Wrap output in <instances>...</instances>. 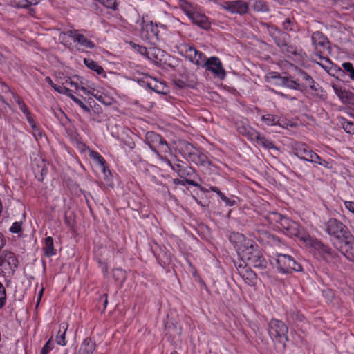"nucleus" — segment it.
<instances>
[{
	"instance_id": "obj_43",
	"label": "nucleus",
	"mask_w": 354,
	"mask_h": 354,
	"mask_svg": "<svg viewBox=\"0 0 354 354\" xmlns=\"http://www.w3.org/2000/svg\"><path fill=\"white\" fill-rule=\"evenodd\" d=\"M6 290L3 284L0 281V310L6 305Z\"/></svg>"
},
{
	"instance_id": "obj_61",
	"label": "nucleus",
	"mask_w": 354,
	"mask_h": 354,
	"mask_svg": "<svg viewBox=\"0 0 354 354\" xmlns=\"http://www.w3.org/2000/svg\"><path fill=\"white\" fill-rule=\"evenodd\" d=\"M45 81H46V82H47L49 85H50V86H51L53 89H55V86H57V84H54V83H53V82L52 79H51L50 77H48V76L46 77V78H45Z\"/></svg>"
},
{
	"instance_id": "obj_10",
	"label": "nucleus",
	"mask_w": 354,
	"mask_h": 354,
	"mask_svg": "<svg viewBox=\"0 0 354 354\" xmlns=\"http://www.w3.org/2000/svg\"><path fill=\"white\" fill-rule=\"evenodd\" d=\"M133 80L140 85L142 86H147L149 88L153 90L157 93L166 94L167 93V88L165 84L158 82L147 75H144V77L140 79L134 77Z\"/></svg>"
},
{
	"instance_id": "obj_14",
	"label": "nucleus",
	"mask_w": 354,
	"mask_h": 354,
	"mask_svg": "<svg viewBox=\"0 0 354 354\" xmlns=\"http://www.w3.org/2000/svg\"><path fill=\"white\" fill-rule=\"evenodd\" d=\"M160 160L165 165L169 166L171 169L176 172L180 178H185L191 176L192 173V169L185 167L182 161L179 160L172 162L163 156H160Z\"/></svg>"
},
{
	"instance_id": "obj_47",
	"label": "nucleus",
	"mask_w": 354,
	"mask_h": 354,
	"mask_svg": "<svg viewBox=\"0 0 354 354\" xmlns=\"http://www.w3.org/2000/svg\"><path fill=\"white\" fill-rule=\"evenodd\" d=\"M220 198L225 203L227 206H234L236 205V201L234 198H228L224 194L221 195Z\"/></svg>"
},
{
	"instance_id": "obj_44",
	"label": "nucleus",
	"mask_w": 354,
	"mask_h": 354,
	"mask_svg": "<svg viewBox=\"0 0 354 354\" xmlns=\"http://www.w3.org/2000/svg\"><path fill=\"white\" fill-rule=\"evenodd\" d=\"M80 90L84 92L86 95H91L94 97H95L97 100L100 101V99L102 98V96H97V95L94 93L95 88L91 86L88 85L87 87L85 86H80Z\"/></svg>"
},
{
	"instance_id": "obj_7",
	"label": "nucleus",
	"mask_w": 354,
	"mask_h": 354,
	"mask_svg": "<svg viewBox=\"0 0 354 354\" xmlns=\"http://www.w3.org/2000/svg\"><path fill=\"white\" fill-rule=\"evenodd\" d=\"M180 53L197 66H205L207 61L206 56L203 53L187 44H181Z\"/></svg>"
},
{
	"instance_id": "obj_1",
	"label": "nucleus",
	"mask_w": 354,
	"mask_h": 354,
	"mask_svg": "<svg viewBox=\"0 0 354 354\" xmlns=\"http://www.w3.org/2000/svg\"><path fill=\"white\" fill-rule=\"evenodd\" d=\"M239 256L247 266L257 268H265L266 267V260L254 241L252 245L245 248Z\"/></svg>"
},
{
	"instance_id": "obj_13",
	"label": "nucleus",
	"mask_w": 354,
	"mask_h": 354,
	"mask_svg": "<svg viewBox=\"0 0 354 354\" xmlns=\"http://www.w3.org/2000/svg\"><path fill=\"white\" fill-rule=\"evenodd\" d=\"M0 266L6 273H13L18 266V261L12 252H4L0 257Z\"/></svg>"
},
{
	"instance_id": "obj_4",
	"label": "nucleus",
	"mask_w": 354,
	"mask_h": 354,
	"mask_svg": "<svg viewBox=\"0 0 354 354\" xmlns=\"http://www.w3.org/2000/svg\"><path fill=\"white\" fill-rule=\"evenodd\" d=\"M268 334L271 339L282 342L288 341L287 326L281 320L272 319L268 324Z\"/></svg>"
},
{
	"instance_id": "obj_33",
	"label": "nucleus",
	"mask_w": 354,
	"mask_h": 354,
	"mask_svg": "<svg viewBox=\"0 0 354 354\" xmlns=\"http://www.w3.org/2000/svg\"><path fill=\"white\" fill-rule=\"evenodd\" d=\"M44 250L46 256L50 257L55 254L54 248L53 239L51 236H47L44 240Z\"/></svg>"
},
{
	"instance_id": "obj_5",
	"label": "nucleus",
	"mask_w": 354,
	"mask_h": 354,
	"mask_svg": "<svg viewBox=\"0 0 354 354\" xmlns=\"http://www.w3.org/2000/svg\"><path fill=\"white\" fill-rule=\"evenodd\" d=\"M140 35L143 40L151 43L155 42V40H159V30L157 24H154L151 21H146L145 17L143 16L140 22Z\"/></svg>"
},
{
	"instance_id": "obj_35",
	"label": "nucleus",
	"mask_w": 354,
	"mask_h": 354,
	"mask_svg": "<svg viewBox=\"0 0 354 354\" xmlns=\"http://www.w3.org/2000/svg\"><path fill=\"white\" fill-rule=\"evenodd\" d=\"M261 120L268 126H276L279 124V118L273 114H265L261 116Z\"/></svg>"
},
{
	"instance_id": "obj_39",
	"label": "nucleus",
	"mask_w": 354,
	"mask_h": 354,
	"mask_svg": "<svg viewBox=\"0 0 354 354\" xmlns=\"http://www.w3.org/2000/svg\"><path fill=\"white\" fill-rule=\"evenodd\" d=\"M299 80L304 81V83L301 84V86H304V91L308 87V86L313 83V81L314 80L310 75H309L306 72L304 71H299Z\"/></svg>"
},
{
	"instance_id": "obj_28",
	"label": "nucleus",
	"mask_w": 354,
	"mask_h": 354,
	"mask_svg": "<svg viewBox=\"0 0 354 354\" xmlns=\"http://www.w3.org/2000/svg\"><path fill=\"white\" fill-rule=\"evenodd\" d=\"M315 55L320 59L324 60L325 62V63L317 62V64L324 69L330 75L333 76V74L335 73V69L337 66L336 65H333L328 58L323 57L320 53L316 52Z\"/></svg>"
},
{
	"instance_id": "obj_27",
	"label": "nucleus",
	"mask_w": 354,
	"mask_h": 354,
	"mask_svg": "<svg viewBox=\"0 0 354 354\" xmlns=\"http://www.w3.org/2000/svg\"><path fill=\"white\" fill-rule=\"evenodd\" d=\"M295 233L290 234V236L297 237L306 245H312L313 239L309 234L298 224Z\"/></svg>"
},
{
	"instance_id": "obj_23",
	"label": "nucleus",
	"mask_w": 354,
	"mask_h": 354,
	"mask_svg": "<svg viewBox=\"0 0 354 354\" xmlns=\"http://www.w3.org/2000/svg\"><path fill=\"white\" fill-rule=\"evenodd\" d=\"M131 46L135 50L141 55H145L149 59L153 60L154 62H156V59H157V55L160 53L159 49L155 48H150L147 49L145 46L136 44H132Z\"/></svg>"
},
{
	"instance_id": "obj_63",
	"label": "nucleus",
	"mask_w": 354,
	"mask_h": 354,
	"mask_svg": "<svg viewBox=\"0 0 354 354\" xmlns=\"http://www.w3.org/2000/svg\"><path fill=\"white\" fill-rule=\"evenodd\" d=\"M322 250L326 252V253H328V254H330V251H331V248L328 247V246H325L324 245H322Z\"/></svg>"
},
{
	"instance_id": "obj_3",
	"label": "nucleus",
	"mask_w": 354,
	"mask_h": 354,
	"mask_svg": "<svg viewBox=\"0 0 354 354\" xmlns=\"http://www.w3.org/2000/svg\"><path fill=\"white\" fill-rule=\"evenodd\" d=\"M326 233L334 239L339 241L350 232L348 228L339 220L330 218L324 223Z\"/></svg>"
},
{
	"instance_id": "obj_20",
	"label": "nucleus",
	"mask_w": 354,
	"mask_h": 354,
	"mask_svg": "<svg viewBox=\"0 0 354 354\" xmlns=\"http://www.w3.org/2000/svg\"><path fill=\"white\" fill-rule=\"evenodd\" d=\"M333 91L335 95L344 104H350L354 105V93L342 88L333 85Z\"/></svg>"
},
{
	"instance_id": "obj_15",
	"label": "nucleus",
	"mask_w": 354,
	"mask_h": 354,
	"mask_svg": "<svg viewBox=\"0 0 354 354\" xmlns=\"http://www.w3.org/2000/svg\"><path fill=\"white\" fill-rule=\"evenodd\" d=\"M342 244L340 246L341 252L350 261L354 259V236L349 232L339 240Z\"/></svg>"
},
{
	"instance_id": "obj_56",
	"label": "nucleus",
	"mask_w": 354,
	"mask_h": 354,
	"mask_svg": "<svg viewBox=\"0 0 354 354\" xmlns=\"http://www.w3.org/2000/svg\"><path fill=\"white\" fill-rule=\"evenodd\" d=\"M275 93L279 95V96H281L286 100H290V101H293V100H296V97H292L289 95H287V94H285V93H283L282 92H279V91H275Z\"/></svg>"
},
{
	"instance_id": "obj_29",
	"label": "nucleus",
	"mask_w": 354,
	"mask_h": 354,
	"mask_svg": "<svg viewBox=\"0 0 354 354\" xmlns=\"http://www.w3.org/2000/svg\"><path fill=\"white\" fill-rule=\"evenodd\" d=\"M191 162L196 165L207 167L210 165V161L206 154L199 151L198 149L190 160Z\"/></svg>"
},
{
	"instance_id": "obj_41",
	"label": "nucleus",
	"mask_w": 354,
	"mask_h": 354,
	"mask_svg": "<svg viewBox=\"0 0 354 354\" xmlns=\"http://www.w3.org/2000/svg\"><path fill=\"white\" fill-rule=\"evenodd\" d=\"M39 3V0H18L15 1L14 3L17 8H28L31 6L37 5Z\"/></svg>"
},
{
	"instance_id": "obj_12",
	"label": "nucleus",
	"mask_w": 354,
	"mask_h": 354,
	"mask_svg": "<svg viewBox=\"0 0 354 354\" xmlns=\"http://www.w3.org/2000/svg\"><path fill=\"white\" fill-rule=\"evenodd\" d=\"M229 240L236 248L239 255L245 248L252 245L253 242L252 239L246 238L243 234L235 232L230 233Z\"/></svg>"
},
{
	"instance_id": "obj_9",
	"label": "nucleus",
	"mask_w": 354,
	"mask_h": 354,
	"mask_svg": "<svg viewBox=\"0 0 354 354\" xmlns=\"http://www.w3.org/2000/svg\"><path fill=\"white\" fill-rule=\"evenodd\" d=\"M223 10L231 14L245 15L249 11V3L245 0H233L224 1L221 4Z\"/></svg>"
},
{
	"instance_id": "obj_51",
	"label": "nucleus",
	"mask_w": 354,
	"mask_h": 354,
	"mask_svg": "<svg viewBox=\"0 0 354 354\" xmlns=\"http://www.w3.org/2000/svg\"><path fill=\"white\" fill-rule=\"evenodd\" d=\"M32 128V133L35 138V139H38V138H41L42 134L39 129L37 127V124H34V126H30Z\"/></svg>"
},
{
	"instance_id": "obj_58",
	"label": "nucleus",
	"mask_w": 354,
	"mask_h": 354,
	"mask_svg": "<svg viewBox=\"0 0 354 354\" xmlns=\"http://www.w3.org/2000/svg\"><path fill=\"white\" fill-rule=\"evenodd\" d=\"M26 117L28 122L29 123V124L30 126H34V124H36V122H35V120L33 119V117H32L31 113H29L26 114Z\"/></svg>"
},
{
	"instance_id": "obj_49",
	"label": "nucleus",
	"mask_w": 354,
	"mask_h": 354,
	"mask_svg": "<svg viewBox=\"0 0 354 354\" xmlns=\"http://www.w3.org/2000/svg\"><path fill=\"white\" fill-rule=\"evenodd\" d=\"M53 348V343L49 339L43 346L40 354H48L49 352Z\"/></svg>"
},
{
	"instance_id": "obj_16",
	"label": "nucleus",
	"mask_w": 354,
	"mask_h": 354,
	"mask_svg": "<svg viewBox=\"0 0 354 354\" xmlns=\"http://www.w3.org/2000/svg\"><path fill=\"white\" fill-rule=\"evenodd\" d=\"M205 66L208 71L212 72L218 78L222 80L225 78L226 73L223 68L221 60L218 57H211L207 59Z\"/></svg>"
},
{
	"instance_id": "obj_2",
	"label": "nucleus",
	"mask_w": 354,
	"mask_h": 354,
	"mask_svg": "<svg viewBox=\"0 0 354 354\" xmlns=\"http://www.w3.org/2000/svg\"><path fill=\"white\" fill-rule=\"evenodd\" d=\"M145 143L157 155L159 159L160 156H162L158 151L162 153H169L170 151V148L165 139L154 131H148L146 133Z\"/></svg>"
},
{
	"instance_id": "obj_45",
	"label": "nucleus",
	"mask_w": 354,
	"mask_h": 354,
	"mask_svg": "<svg viewBox=\"0 0 354 354\" xmlns=\"http://www.w3.org/2000/svg\"><path fill=\"white\" fill-rule=\"evenodd\" d=\"M245 136L248 137V138L255 142L257 140L261 134L259 132L252 128L245 129Z\"/></svg>"
},
{
	"instance_id": "obj_8",
	"label": "nucleus",
	"mask_w": 354,
	"mask_h": 354,
	"mask_svg": "<svg viewBox=\"0 0 354 354\" xmlns=\"http://www.w3.org/2000/svg\"><path fill=\"white\" fill-rule=\"evenodd\" d=\"M83 32H86V30L71 28L67 30L64 34L69 37L73 40V41L79 46L90 50L95 48V44L94 42L88 39L83 34Z\"/></svg>"
},
{
	"instance_id": "obj_64",
	"label": "nucleus",
	"mask_w": 354,
	"mask_h": 354,
	"mask_svg": "<svg viewBox=\"0 0 354 354\" xmlns=\"http://www.w3.org/2000/svg\"><path fill=\"white\" fill-rule=\"evenodd\" d=\"M70 84L71 86L74 87L75 89L78 90L80 89V86L78 85L77 82H74L73 81L70 82Z\"/></svg>"
},
{
	"instance_id": "obj_31",
	"label": "nucleus",
	"mask_w": 354,
	"mask_h": 354,
	"mask_svg": "<svg viewBox=\"0 0 354 354\" xmlns=\"http://www.w3.org/2000/svg\"><path fill=\"white\" fill-rule=\"evenodd\" d=\"M89 156L98 165L101 171L105 174L106 163L104 158L98 152L95 151H91L89 153Z\"/></svg>"
},
{
	"instance_id": "obj_19",
	"label": "nucleus",
	"mask_w": 354,
	"mask_h": 354,
	"mask_svg": "<svg viewBox=\"0 0 354 354\" xmlns=\"http://www.w3.org/2000/svg\"><path fill=\"white\" fill-rule=\"evenodd\" d=\"M193 24L197 25L202 29L208 30L210 28L211 22L209 18L203 13L196 10L189 18Z\"/></svg>"
},
{
	"instance_id": "obj_55",
	"label": "nucleus",
	"mask_w": 354,
	"mask_h": 354,
	"mask_svg": "<svg viewBox=\"0 0 354 354\" xmlns=\"http://www.w3.org/2000/svg\"><path fill=\"white\" fill-rule=\"evenodd\" d=\"M345 207L352 214H354V202L353 201H344Z\"/></svg>"
},
{
	"instance_id": "obj_42",
	"label": "nucleus",
	"mask_w": 354,
	"mask_h": 354,
	"mask_svg": "<svg viewBox=\"0 0 354 354\" xmlns=\"http://www.w3.org/2000/svg\"><path fill=\"white\" fill-rule=\"evenodd\" d=\"M113 276L115 281L122 283L126 279V272L121 268H116L113 270Z\"/></svg>"
},
{
	"instance_id": "obj_57",
	"label": "nucleus",
	"mask_w": 354,
	"mask_h": 354,
	"mask_svg": "<svg viewBox=\"0 0 354 354\" xmlns=\"http://www.w3.org/2000/svg\"><path fill=\"white\" fill-rule=\"evenodd\" d=\"M19 108L25 115L26 114L30 113V111L28 110V108L27 107V106L26 105V104L24 102L19 103Z\"/></svg>"
},
{
	"instance_id": "obj_38",
	"label": "nucleus",
	"mask_w": 354,
	"mask_h": 354,
	"mask_svg": "<svg viewBox=\"0 0 354 354\" xmlns=\"http://www.w3.org/2000/svg\"><path fill=\"white\" fill-rule=\"evenodd\" d=\"M282 27L285 30L288 32H295L297 30V26L296 22L289 17L285 19V20L282 23Z\"/></svg>"
},
{
	"instance_id": "obj_21",
	"label": "nucleus",
	"mask_w": 354,
	"mask_h": 354,
	"mask_svg": "<svg viewBox=\"0 0 354 354\" xmlns=\"http://www.w3.org/2000/svg\"><path fill=\"white\" fill-rule=\"evenodd\" d=\"M178 149L183 158L188 161H190L197 150L192 145L185 140L179 142Z\"/></svg>"
},
{
	"instance_id": "obj_48",
	"label": "nucleus",
	"mask_w": 354,
	"mask_h": 354,
	"mask_svg": "<svg viewBox=\"0 0 354 354\" xmlns=\"http://www.w3.org/2000/svg\"><path fill=\"white\" fill-rule=\"evenodd\" d=\"M71 100L77 104L80 107H81L85 112H90V108L85 105L82 100L76 97L75 96H72Z\"/></svg>"
},
{
	"instance_id": "obj_17",
	"label": "nucleus",
	"mask_w": 354,
	"mask_h": 354,
	"mask_svg": "<svg viewBox=\"0 0 354 354\" xmlns=\"http://www.w3.org/2000/svg\"><path fill=\"white\" fill-rule=\"evenodd\" d=\"M311 41L317 52L320 53V50L327 48L329 44L328 38L320 31H315L312 33Z\"/></svg>"
},
{
	"instance_id": "obj_11",
	"label": "nucleus",
	"mask_w": 354,
	"mask_h": 354,
	"mask_svg": "<svg viewBox=\"0 0 354 354\" xmlns=\"http://www.w3.org/2000/svg\"><path fill=\"white\" fill-rule=\"evenodd\" d=\"M335 73L333 76L345 82L354 81V66L351 62H344L342 67L335 69Z\"/></svg>"
},
{
	"instance_id": "obj_59",
	"label": "nucleus",
	"mask_w": 354,
	"mask_h": 354,
	"mask_svg": "<svg viewBox=\"0 0 354 354\" xmlns=\"http://www.w3.org/2000/svg\"><path fill=\"white\" fill-rule=\"evenodd\" d=\"M209 190L212 191V192H214L215 193L217 194V195L221 197V195L223 194V192H221L220 191V189L217 187H215V186H210L209 187Z\"/></svg>"
},
{
	"instance_id": "obj_53",
	"label": "nucleus",
	"mask_w": 354,
	"mask_h": 354,
	"mask_svg": "<svg viewBox=\"0 0 354 354\" xmlns=\"http://www.w3.org/2000/svg\"><path fill=\"white\" fill-rule=\"evenodd\" d=\"M21 230V223L19 222H15L10 227V231L12 233H19Z\"/></svg>"
},
{
	"instance_id": "obj_50",
	"label": "nucleus",
	"mask_w": 354,
	"mask_h": 354,
	"mask_svg": "<svg viewBox=\"0 0 354 354\" xmlns=\"http://www.w3.org/2000/svg\"><path fill=\"white\" fill-rule=\"evenodd\" d=\"M308 87H309L311 90L315 91V95H318L319 91H321V87L318 84H317L315 80L313 81V83H310Z\"/></svg>"
},
{
	"instance_id": "obj_36",
	"label": "nucleus",
	"mask_w": 354,
	"mask_h": 354,
	"mask_svg": "<svg viewBox=\"0 0 354 354\" xmlns=\"http://www.w3.org/2000/svg\"><path fill=\"white\" fill-rule=\"evenodd\" d=\"M180 6L188 18L196 11V8L186 0H180Z\"/></svg>"
},
{
	"instance_id": "obj_54",
	"label": "nucleus",
	"mask_w": 354,
	"mask_h": 354,
	"mask_svg": "<svg viewBox=\"0 0 354 354\" xmlns=\"http://www.w3.org/2000/svg\"><path fill=\"white\" fill-rule=\"evenodd\" d=\"M54 90L58 92L59 93L64 95H66V93H69V88L59 85H57Z\"/></svg>"
},
{
	"instance_id": "obj_25",
	"label": "nucleus",
	"mask_w": 354,
	"mask_h": 354,
	"mask_svg": "<svg viewBox=\"0 0 354 354\" xmlns=\"http://www.w3.org/2000/svg\"><path fill=\"white\" fill-rule=\"evenodd\" d=\"M279 84L283 86L294 90L304 91V86L299 83L298 80H295L291 77H279Z\"/></svg>"
},
{
	"instance_id": "obj_22",
	"label": "nucleus",
	"mask_w": 354,
	"mask_h": 354,
	"mask_svg": "<svg viewBox=\"0 0 354 354\" xmlns=\"http://www.w3.org/2000/svg\"><path fill=\"white\" fill-rule=\"evenodd\" d=\"M290 149L291 154L301 160L310 147L304 142L293 141L290 144Z\"/></svg>"
},
{
	"instance_id": "obj_6",
	"label": "nucleus",
	"mask_w": 354,
	"mask_h": 354,
	"mask_svg": "<svg viewBox=\"0 0 354 354\" xmlns=\"http://www.w3.org/2000/svg\"><path fill=\"white\" fill-rule=\"evenodd\" d=\"M277 264L279 271L282 274H288L291 271L299 272L302 270L301 265L288 254H279Z\"/></svg>"
},
{
	"instance_id": "obj_18",
	"label": "nucleus",
	"mask_w": 354,
	"mask_h": 354,
	"mask_svg": "<svg viewBox=\"0 0 354 354\" xmlns=\"http://www.w3.org/2000/svg\"><path fill=\"white\" fill-rule=\"evenodd\" d=\"M301 160L313 164L322 165L327 169H330L332 167V165L330 164V162L322 159L318 154H317L311 149H309V150L307 151L306 154L302 157Z\"/></svg>"
},
{
	"instance_id": "obj_30",
	"label": "nucleus",
	"mask_w": 354,
	"mask_h": 354,
	"mask_svg": "<svg viewBox=\"0 0 354 354\" xmlns=\"http://www.w3.org/2000/svg\"><path fill=\"white\" fill-rule=\"evenodd\" d=\"M68 324L65 322L59 324V330L56 335L55 341L57 344L64 346L66 345L65 335L68 328Z\"/></svg>"
},
{
	"instance_id": "obj_24",
	"label": "nucleus",
	"mask_w": 354,
	"mask_h": 354,
	"mask_svg": "<svg viewBox=\"0 0 354 354\" xmlns=\"http://www.w3.org/2000/svg\"><path fill=\"white\" fill-rule=\"evenodd\" d=\"M281 228L284 230V232L288 235L290 236V234L295 233V230L297 227L298 223L290 220L288 218L279 214Z\"/></svg>"
},
{
	"instance_id": "obj_52",
	"label": "nucleus",
	"mask_w": 354,
	"mask_h": 354,
	"mask_svg": "<svg viewBox=\"0 0 354 354\" xmlns=\"http://www.w3.org/2000/svg\"><path fill=\"white\" fill-rule=\"evenodd\" d=\"M185 182L189 185H192L193 187H198L200 189V190H201L203 192H209L208 189H206L204 187H201L198 183L195 182L193 180H185Z\"/></svg>"
},
{
	"instance_id": "obj_32",
	"label": "nucleus",
	"mask_w": 354,
	"mask_h": 354,
	"mask_svg": "<svg viewBox=\"0 0 354 354\" xmlns=\"http://www.w3.org/2000/svg\"><path fill=\"white\" fill-rule=\"evenodd\" d=\"M339 125L342 127L344 131L348 134H354V122L348 120L344 117L337 118Z\"/></svg>"
},
{
	"instance_id": "obj_60",
	"label": "nucleus",
	"mask_w": 354,
	"mask_h": 354,
	"mask_svg": "<svg viewBox=\"0 0 354 354\" xmlns=\"http://www.w3.org/2000/svg\"><path fill=\"white\" fill-rule=\"evenodd\" d=\"M12 95V97L15 101V102L18 104V106L19 105V103H23V100L17 94L11 92Z\"/></svg>"
},
{
	"instance_id": "obj_40",
	"label": "nucleus",
	"mask_w": 354,
	"mask_h": 354,
	"mask_svg": "<svg viewBox=\"0 0 354 354\" xmlns=\"http://www.w3.org/2000/svg\"><path fill=\"white\" fill-rule=\"evenodd\" d=\"M287 318L294 322H301L304 319V316L297 310H290L287 313Z\"/></svg>"
},
{
	"instance_id": "obj_46",
	"label": "nucleus",
	"mask_w": 354,
	"mask_h": 354,
	"mask_svg": "<svg viewBox=\"0 0 354 354\" xmlns=\"http://www.w3.org/2000/svg\"><path fill=\"white\" fill-rule=\"evenodd\" d=\"M102 5L109 9L116 10L118 4L115 0H97Z\"/></svg>"
},
{
	"instance_id": "obj_26",
	"label": "nucleus",
	"mask_w": 354,
	"mask_h": 354,
	"mask_svg": "<svg viewBox=\"0 0 354 354\" xmlns=\"http://www.w3.org/2000/svg\"><path fill=\"white\" fill-rule=\"evenodd\" d=\"M95 346V342L91 338L86 337L82 341L77 354H93Z\"/></svg>"
},
{
	"instance_id": "obj_37",
	"label": "nucleus",
	"mask_w": 354,
	"mask_h": 354,
	"mask_svg": "<svg viewBox=\"0 0 354 354\" xmlns=\"http://www.w3.org/2000/svg\"><path fill=\"white\" fill-rule=\"evenodd\" d=\"M256 143L268 149H275V146L273 142L269 139H267L264 136L261 134H260L259 138L256 141Z\"/></svg>"
},
{
	"instance_id": "obj_62",
	"label": "nucleus",
	"mask_w": 354,
	"mask_h": 354,
	"mask_svg": "<svg viewBox=\"0 0 354 354\" xmlns=\"http://www.w3.org/2000/svg\"><path fill=\"white\" fill-rule=\"evenodd\" d=\"M0 86L2 87L3 92H11L10 88L5 83L0 82Z\"/></svg>"
},
{
	"instance_id": "obj_34",
	"label": "nucleus",
	"mask_w": 354,
	"mask_h": 354,
	"mask_svg": "<svg viewBox=\"0 0 354 354\" xmlns=\"http://www.w3.org/2000/svg\"><path fill=\"white\" fill-rule=\"evenodd\" d=\"M84 64L88 68L96 72L97 75L104 74L103 68L93 59H84Z\"/></svg>"
}]
</instances>
